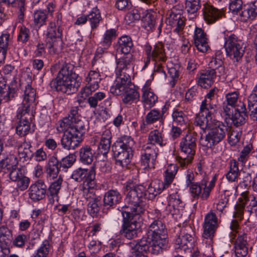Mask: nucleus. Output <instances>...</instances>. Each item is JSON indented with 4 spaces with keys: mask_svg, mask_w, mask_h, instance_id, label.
Instances as JSON below:
<instances>
[{
    "mask_svg": "<svg viewBox=\"0 0 257 257\" xmlns=\"http://www.w3.org/2000/svg\"><path fill=\"white\" fill-rule=\"evenodd\" d=\"M239 202H243L247 205V211L250 213H255L257 215V196L249 193L248 191L243 192L238 199Z\"/></svg>",
    "mask_w": 257,
    "mask_h": 257,
    "instance_id": "nucleus-31",
    "label": "nucleus"
},
{
    "mask_svg": "<svg viewBox=\"0 0 257 257\" xmlns=\"http://www.w3.org/2000/svg\"><path fill=\"white\" fill-rule=\"evenodd\" d=\"M133 46V43L131 38L124 36L120 37L118 40L116 45V50L117 52H119L124 55L131 54L130 52Z\"/></svg>",
    "mask_w": 257,
    "mask_h": 257,
    "instance_id": "nucleus-36",
    "label": "nucleus"
},
{
    "mask_svg": "<svg viewBox=\"0 0 257 257\" xmlns=\"http://www.w3.org/2000/svg\"><path fill=\"white\" fill-rule=\"evenodd\" d=\"M49 247V241L45 240L40 247L37 250V253L33 257H48L50 249Z\"/></svg>",
    "mask_w": 257,
    "mask_h": 257,
    "instance_id": "nucleus-59",
    "label": "nucleus"
},
{
    "mask_svg": "<svg viewBox=\"0 0 257 257\" xmlns=\"http://www.w3.org/2000/svg\"><path fill=\"white\" fill-rule=\"evenodd\" d=\"M173 120L178 125L187 126L188 118L187 115L182 110L175 109L172 113Z\"/></svg>",
    "mask_w": 257,
    "mask_h": 257,
    "instance_id": "nucleus-46",
    "label": "nucleus"
},
{
    "mask_svg": "<svg viewBox=\"0 0 257 257\" xmlns=\"http://www.w3.org/2000/svg\"><path fill=\"white\" fill-rule=\"evenodd\" d=\"M156 144L162 147L165 146L167 144L166 140L164 139V135L158 130L150 132L148 143L146 145L151 147V145L156 146Z\"/></svg>",
    "mask_w": 257,
    "mask_h": 257,
    "instance_id": "nucleus-35",
    "label": "nucleus"
},
{
    "mask_svg": "<svg viewBox=\"0 0 257 257\" xmlns=\"http://www.w3.org/2000/svg\"><path fill=\"white\" fill-rule=\"evenodd\" d=\"M140 98L139 92L136 89L135 86L131 83L124 93L122 101L124 104L131 105L133 103H137L139 101Z\"/></svg>",
    "mask_w": 257,
    "mask_h": 257,
    "instance_id": "nucleus-34",
    "label": "nucleus"
},
{
    "mask_svg": "<svg viewBox=\"0 0 257 257\" xmlns=\"http://www.w3.org/2000/svg\"><path fill=\"white\" fill-rule=\"evenodd\" d=\"M115 143L133 154L135 141L131 137L126 135L121 136Z\"/></svg>",
    "mask_w": 257,
    "mask_h": 257,
    "instance_id": "nucleus-45",
    "label": "nucleus"
},
{
    "mask_svg": "<svg viewBox=\"0 0 257 257\" xmlns=\"http://www.w3.org/2000/svg\"><path fill=\"white\" fill-rule=\"evenodd\" d=\"M216 109V105L213 102H209L208 99H204L201 103L199 112L208 115V117H212Z\"/></svg>",
    "mask_w": 257,
    "mask_h": 257,
    "instance_id": "nucleus-47",
    "label": "nucleus"
},
{
    "mask_svg": "<svg viewBox=\"0 0 257 257\" xmlns=\"http://www.w3.org/2000/svg\"><path fill=\"white\" fill-rule=\"evenodd\" d=\"M101 197H97L96 199L88 201L87 204V211L92 217L97 216L99 211L100 207L99 203L100 202Z\"/></svg>",
    "mask_w": 257,
    "mask_h": 257,
    "instance_id": "nucleus-53",
    "label": "nucleus"
},
{
    "mask_svg": "<svg viewBox=\"0 0 257 257\" xmlns=\"http://www.w3.org/2000/svg\"><path fill=\"white\" fill-rule=\"evenodd\" d=\"M100 75L99 71L90 70L85 77L87 85L81 89L78 95V101L82 102L92 92L99 88V83L101 81Z\"/></svg>",
    "mask_w": 257,
    "mask_h": 257,
    "instance_id": "nucleus-9",
    "label": "nucleus"
},
{
    "mask_svg": "<svg viewBox=\"0 0 257 257\" xmlns=\"http://www.w3.org/2000/svg\"><path fill=\"white\" fill-rule=\"evenodd\" d=\"M117 36L116 31L111 29L106 31L103 35V39L100 42V45L102 49H107L112 44L113 39Z\"/></svg>",
    "mask_w": 257,
    "mask_h": 257,
    "instance_id": "nucleus-41",
    "label": "nucleus"
},
{
    "mask_svg": "<svg viewBox=\"0 0 257 257\" xmlns=\"http://www.w3.org/2000/svg\"><path fill=\"white\" fill-rule=\"evenodd\" d=\"M125 188L128 191L125 198L127 205L123 207L121 211H128L133 214H143L146 210L142 200L145 196V187L141 185H136L132 182H128Z\"/></svg>",
    "mask_w": 257,
    "mask_h": 257,
    "instance_id": "nucleus-2",
    "label": "nucleus"
},
{
    "mask_svg": "<svg viewBox=\"0 0 257 257\" xmlns=\"http://www.w3.org/2000/svg\"><path fill=\"white\" fill-rule=\"evenodd\" d=\"M195 123L204 130L208 129L214 122L212 120V117H208V115L199 112L195 118Z\"/></svg>",
    "mask_w": 257,
    "mask_h": 257,
    "instance_id": "nucleus-44",
    "label": "nucleus"
},
{
    "mask_svg": "<svg viewBox=\"0 0 257 257\" xmlns=\"http://www.w3.org/2000/svg\"><path fill=\"white\" fill-rule=\"evenodd\" d=\"M164 190H165V188L161 186L160 181L152 183L149 185L147 190L145 189L144 198L152 200Z\"/></svg>",
    "mask_w": 257,
    "mask_h": 257,
    "instance_id": "nucleus-39",
    "label": "nucleus"
},
{
    "mask_svg": "<svg viewBox=\"0 0 257 257\" xmlns=\"http://www.w3.org/2000/svg\"><path fill=\"white\" fill-rule=\"evenodd\" d=\"M203 16H222L224 15L223 9H218L207 3L204 5Z\"/></svg>",
    "mask_w": 257,
    "mask_h": 257,
    "instance_id": "nucleus-50",
    "label": "nucleus"
},
{
    "mask_svg": "<svg viewBox=\"0 0 257 257\" xmlns=\"http://www.w3.org/2000/svg\"><path fill=\"white\" fill-rule=\"evenodd\" d=\"M91 172L93 173L94 180H95L96 173L94 167H91L89 170L80 168L74 170L71 175V178L78 182H80L84 180L83 183H85L88 179V177L89 178L90 174Z\"/></svg>",
    "mask_w": 257,
    "mask_h": 257,
    "instance_id": "nucleus-37",
    "label": "nucleus"
},
{
    "mask_svg": "<svg viewBox=\"0 0 257 257\" xmlns=\"http://www.w3.org/2000/svg\"><path fill=\"white\" fill-rule=\"evenodd\" d=\"M17 163L16 157L14 155H10L0 162L1 170H3V171L6 173V170L8 171L16 166Z\"/></svg>",
    "mask_w": 257,
    "mask_h": 257,
    "instance_id": "nucleus-49",
    "label": "nucleus"
},
{
    "mask_svg": "<svg viewBox=\"0 0 257 257\" xmlns=\"http://www.w3.org/2000/svg\"><path fill=\"white\" fill-rule=\"evenodd\" d=\"M72 127L75 133L83 137L86 131L88 128V122L87 120H82L80 118L73 120Z\"/></svg>",
    "mask_w": 257,
    "mask_h": 257,
    "instance_id": "nucleus-42",
    "label": "nucleus"
},
{
    "mask_svg": "<svg viewBox=\"0 0 257 257\" xmlns=\"http://www.w3.org/2000/svg\"><path fill=\"white\" fill-rule=\"evenodd\" d=\"M29 191V196L31 199L39 201L45 197L47 186L43 181L39 180L30 186Z\"/></svg>",
    "mask_w": 257,
    "mask_h": 257,
    "instance_id": "nucleus-25",
    "label": "nucleus"
},
{
    "mask_svg": "<svg viewBox=\"0 0 257 257\" xmlns=\"http://www.w3.org/2000/svg\"><path fill=\"white\" fill-rule=\"evenodd\" d=\"M225 39L224 47L227 55L232 57L236 61H239L244 54L245 44L234 34H231Z\"/></svg>",
    "mask_w": 257,
    "mask_h": 257,
    "instance_id": "nucleus-10",
    "label": "nucleus"
},
{
    "mask_svg": "<svg viewBox=\"0 0 257 257\" xmlns=\"http://www.w3.org/2000/svg\"><path fill=\"white\" fill-rule=\"evenodd\" d=\"M217 76H218L217 72L214 70L209 69L202 70L197 76L198 84L202 88L210 87L214 82Z\"/></svg>",
    "mask_w": 257,
    "mask_h": 257,
    "instance_id": "nucleus-24",
    "label": "nucleus"
},
{
    "mask_svg": "<svg viewBox=\"0 0 257 257\" xmlns=\"http://www.w3.org/2000/svg\"><path fill=\"white\" fill-rule=\"evenodd\" d=\"M31 116L32 114H30V111L19 114L18 109L17 117L20 121L16 127V133L18 135L25 136L31 131L30 120L31 119Z\"/></svg>",
    "mask_w": 257,
    "mask_h": 257,
    "instance_id": "nucleus-21",
    "label": "nucleus"
},
{
    "mask_svg": "<svg viewBox=\"0 0 257 257\" xmlns=\"http://www.w3.org/2000/svg\"><path fill=\"white\" fill-rule=\"evenodd\" d=\"M194 44L199 51L205 53L207 51L209 47L206 35L204 31L199 28H196L193 37Z\"/></svg>",
    "mask_w": 257,
    "mask_h": 257,
    "instance_id": "nucleus-29",
    "label": "nucleus"
},
{
    "mask_svg": "<svg viewBox=\"0 0 257 257\" xmlns=\"http://www.w3.org/2000/svg\"><path fill=\"white\" fill-rule=\"evenodd\" d=\"M62 182V177L60 175L49 186L47 195L51 203H53L55 201H58V193L61 187Z\"/></svg>",
    "mask_w": 257,
    "mask_h": 257,
    "instance_id": "nucleus-33",
    "label": "nucleus"
},
{
    "mask_svg": "<svg viewBox=\"0 0 257 257\" xmlns=\"http://www.w3.org/2000/svg\"><path fill=\"white\" fill-rule=\"evenodd\" d=\"M83 137L70 130L64 132L61 138V145L66 150H75L78 148L83 141Z\"/></svg>",
    "mask_w": 257,
    "mask_h": 257,
    "instance_id": "nucleus-15",
    "label": "nucleus"
},
{
    "mask_svg": "<svg viewBox=\"0 0 257 257\" xmlns=\"http://www.w3.org/2000/svg\"><path fill=\"white\" fill-rule=\"evenodd\" d=\"M30 38V30L25 26H22L20 29L17 40L23 44L26 43Z\"/></svg>",
    "mask_w": 257,
    "mask_h": 257,
    "instance_id": "nucleus-64",
    "label": "nucleus"
},
{
    "mask_svg": "<svg viewBox=\"0 0 257 257\" xmlns=\"http://www.w3.org/2000/svg\"><path fill=\"white\" fill-rule=\"evenodd\" d=\"M216 180V176L215 175L207 186L209 177L205 174L204 178L201 180L200 183H194L188 187L189 188L190 192L194 198H198L200 196L202 200H206L215 186Z\"/></svg>",
    "mask_w": 257,
    "mask_h": 257,
    "instance_id": "nucleus-8",
    "label": "nucleus"
},
{
    "mask_svg": "<svg viewBox=\"0 0 257 257\" xmlns=\"http://www.w3.org/2000/svg\"><path fill=\"white\" fill-rule=\"evenodd\" d=\"M220 221L215 213L211 210L205 216L203 224V236L205 238H212L219 226Z\"/></svg>",
    "mask_w": 257,
    "mask_h": 257,
    "instance_id": "nucleus-16",
    "label": "nucleus"
},
{
    "mask_svg": "<svg viewBox=\"0 0 257 257\" xmlns=\"http://www.w3.org/2000/svg\"><path fill=\"white\" fill-rule=\"evenodd\" d=\"M178 170V167L176 164H170L168 166L165 172L164 182L160 181V184L165 189L168 188L173 182Z\"/></svg>",
    "mask_w": 257,
    "mask_h": 257,
    "instance_id": "nucleus-38",
    "label": "nucleus"
},
{
    "mask_svg": "<svg viewBox=\"0 0 257 257\" xmlns=\"http://www.w3.org/2000/svg\"><path fill=\"white\" fill-rule=\"evenodd\" d=\"M247 118L248 115L245 105L243 102L239 101L232 116V122L235 126H239L245 123Z\"/></svg>",
    "mask_w": 257,
    "mask_h": 257,
    "instance_id": "nucleus-27",
    "label": "nucleus"
},
{
    "mask_svg": "<svg viewBox=\"0 0 257 257\" xmlns=\"http://www.w3.org/2000/svg\"><path fill=\"white\" fill-rule=\"evenodd\" d=\"M105 97L106 95L104 92H98L89 97L87 99V102L91 107L96 108L98 105V101H101Z\"/></svg>",
    "mask_w": 257,
    "mask_h": 257,
    "instance_id": "nucleus-56",
    "label": "nucleus"
},
{
    "mask_svg": "<svg viewBox=\"0 0 257 257\" xmlns=\"http://www.w3.org/2000/svg\"><path fill=\"white\" fill-rule=\"evenodd\" d=\"M158 155V149L156 146L146 145L142 147L141 151V163L145 169L154 168L156 159Z\"/></svg>",
    "mask_w": 257,
    "mask_h": 257,
    "instance_id": "nucleus-12",
    "label": "nucleus"
},
{
    "mask_svg": "<svg viewBox=\"0 0 257 257\" xmlns=\"http://www.w3.org/2000/svg\"><path fill=\"white\" fill-rule=\"evenodd\" d=\"M223 64V62L221 59L213 58L209 64L210 69L217 71L218 76L220 77L225 72V68Z\"/></svg>",
    "mask_w": 257,
    "mask_h": 257,
    "instance_id": "nucleus-52",
    "label": "nucleus"
},
{
    "mask_svg": "<svg viewBox=\"0 0 257 257\" xmlns=\"http://www.w3.org/2000/svg\"><path fill=\"white\" fill-rule=\"evenodd\" d=\"M167 207L172 215L179 214L183 210L184 204L178 192L170 195Z\"/></svg>",
    "mask_w": 257,
    "mask_h": 257,
    "instance_id": "nucleus-28",
    "label": "nucleus"
},
{
    "mask_svg": "<svg viewBox=\"0 0 257 257\" xmlns=\"http://www.w3.org/2000/svg\"><path fill=\"white\" fill-rule=\"evenodd\" d=\"M240 172L238 169V163L235 160L230 161L229 170L226 174V178L229 182H237Z\"/></svg>",
    "mask_w": 257,
    "mask_h": 257,
    "instance_id": "nucleus-40",
    "label": "nucleus"
},
{
    "mask_svg": "<svg viewBox=\"0 0 257 257\" xmlns=\"http://www.w3.org/2000/svg\"><path fill=\"white\" fill-rule=\"evenodd\" d=\"M149 235V234H148L147 236H143L141 239L139 240L135 244L131 243V245H134V246L131 245V246L135 250L134 251L140 253H147L148 252H150L152 254H154V253L152 251V237L150 238Z\"/></svg>",
    "mask_w": 257,
    "mask_h": 257,
    "instance_id": "nucleus-32",
    "label": "nucleus"
},
{
    "mask_svg": "<svg viewBox=\"0 0 257 257\" xmlns=\"http://www.w3.org/2000/svg\"><path fill=\"white\" fill-rule=\"evenodd\" d=\"M133 56L132 54L124 55L116 60V74L131 77L132 71Z\"/></svg>",
    "mask_w": 257,
    "mask_h": 257,
    "instance_id": "nucleus-17",
    "label": "nucleus"
},
{
    "mask_svg": "<svg viewBox=\"0 0 257 257\" xmlns=\"http://www.w3.org/2000/svg\"><path fill=\"white\" fill-rule=\"evenodd\" d=\"M248 239L246 233L240 232L234 242L235 255L237 257H245L248 253Z\"/></svg>",
    "mask_w": 257,
    "mask_h": 257,
    "instance_id": "nucleus-23",
    "label": "nucleus"
},
{
    "mask_svg": "<svg viewBox=\"0 0 257 257\" xmlns=\"http://www.w3.org/2000/svg\"><path fill=\"white\" fill-rule=\"evenodd\" d=\"M145 52L147 55V60L145 62L146 66L150 63L151 58L155 62H165L167 60L164 46L162 43H158L156 44L154 46L153 50L150 45H146L145 47Z\"/></svg>",
    "mask_w": 257,
    "mask_h": 257,
    "instance_id": "nucleus-14",
    "label": "nucleus"
},
{
    "mask_svg": "<svg viewBox=\"0 0 257 257\" xmlns=\"http://www.w3.org/2000/svg\"><path fill=\"white\" fill-rule=\"evenodd\" d=\"M196 138L190 133L183 138L180 143V149L184 156L176 155V161L181 167L184 168L190 164L195 154Z\"/></svg>",
    "mask_w": 257,
    "mask_h": 257,
    "instance_id": "nucleus-5",
    "label": "nucleus"
},
{
    "mask_svg": "<svg viewBox=\"0 0 257 257\" xmlns=\"http://www.w3.org/2000/svg\"><path fill=\"white\" fill-rule=\"evenodd\" d=\"M80 160L85 164H90L93 160V153L89 146H85L79 150Z\"/></svg>",
    "mask_w": 257,
    "mask_h": 257,
    "instance_id": "nucleus-43",
    "label": "nucleus"
},
{
    "mask_svg": "<svg viewBox=\"0 0 257 257\" xmlns=\"http://www.w3.org/2000/svg\"><path fill=\"white\" fill-rule=\"evenodd\" d=\"M72 125L73 119H71L70 118L66 117L58 122V125L57 127V130L59 132H67L70 131V130L73 129Z\"/></svg>",
    "mask_w": 257,
    "mask_h": 257,
    "instance_id": "nucleus-55",
    "label": "nucleus"
},
{
    "mask_svg": "<svg viewBox=\"0 0 257 257\" xmlns=\"http://www.w3.org/2000/svg\"><path fill=\"white\" fill-rule=\"evenodd\" d=\"M31 145L30 142L24 141L19 145L18 148V156L23 161L28 159L31 154Z\"/></svg>",
    "mask_w": 257,
    "mask_h": 257,
    "instance_id": "nucleus-48",
    "label": "nucleus"
},
{
    "mask_svg": "<svg viewBox=\"0 0 257 257\" xmlns=\"http://www.w3.org/2000/svg\"><path fill=\"white\" fill-rule=\"evenodd\" d=\"M61 25V17H57L49 23L47 29L46 45L50 49V52L55 53L61 47L62 44Z\"/></svg>",
    "mask_w": 257,
    "mask_h": 257,
    "instance_id": "nucleus-7",
    "label": "nucleus"
},
{
    "mask_svg": "<svg viewBox=\"0 0 257 257\" xmlns=\"http://www.w3.org/2000/svg\"><path fill=\"white\" fill-rule=\"evenodd\" d=\"M180 67L178 65H174V66L168 67V73L172 78L171 82L174 86L176 82L179 79L180 73Z\"/></svg>",
    "mask_w": 257,
    "mask_h": 257,
    "instance_id": "nucleus-63",
    "label": "nucleus"
},
{
    "mask_svg": "<svg viewBox=\"0 0 257 257\" xmlns=\"http://www.w3.org/2000/svg\"><path fill=\"white\" fill-rule=\"evenodd\" d=\"M160 120H162V114L159 110L153 109L146 115L144 124H152Z\"/></svg>",
    "mask_w": 257,
    "mask_h": 257,
    "instance_id": "nucleus-51",
    "label": "nucleus"
},
{
    "mask_svg": "<svg viewBox=\"0 0 257 257\" xmlns=\"http://www.w3.org/2000/svg\"><path fill=\"white\" fill-rule=\"evenodd\" d=\"M165 63L155 62L153 75L158 78H165L166 73L165 71Z\"/></svg>",
    "mask_w": 257,
    "mask_h": 257,
    "instance_id": "nucleus-58",
    "label": "nucleus"
},
{
    "mask_svg": "<svg viewBox=\"0 0 257 257\" xmlns=\"http://www.w3.org/2000/svg\"><path fill=\"white\" fill-rule=\"evenodd\" d=\"M45 172L48 179L54 180L59 177L60 171L59 161L54 156L50 157L45 167Z\"/></svg>",
    "mask_w": 257,
    "mask_h": 257,
    "instance_id": "nucleus-26",
    "label": "nucleus"
},
{
    "mask_svg": "<svg viewBox=\"0 0 257 257\" xmlns=\"http://www.w3.org/2000/svg\"><path fill=\"white\" fill-rule=\"evenodd\" d=\"M242 0H229V10L233 15H237L242 9Z\"/></svg>",
    "mask_w": 257,
    "mask_h": 257,
    "instance_id": "nucleus-61",
    "label": "nucleus"
},
{
    "mask_svg": "<svg viewBox=\"0 0 257 257\" xmlns=\"http://www.w3.org/2000/svg\"><path fill=\"white\" fill-rule=\"evenodd\" d=\"M186 9L190 14H194L200 9L199 0H185Z\"/></svg>",
    "mask_w": 257,
    "mask_h": 257,
    "instance_id": "nucleus-57",
    "label": "nucleus"
},
{
    "mask_svg": "<svg viewBox=\"0 0 257 257\" xmlns=\"http://www.w3.org/2000/svg\"><path fill=\"white\" fill-rule=\"evenodd\" d=\"M36 90L31 85L28 84L25 87L24 98L21 105L18 108L19 114H23L30 111L31 108H33L38 103L36 102Z\"/></svg>",
    "mask_w": 257,
    "mask_h": 257,
    "instance_id": "nucleus-13",
    "label": "nucleus"
},
{
    "mask_svg": "<svg viewBox=\"0 0 257 257\" xmlns=\"http://www.w3.org/2000/svg\"><path fill=\"white\" fill-rule=\"evenodd\" d=\"M8 171H9L10 179L14 182H16L24 175L23 170L17 166L8 170Z\"/></svg>",
    "mask_w": 257,
    "mask_h": 257,
    "instance_id": "nucleus-62",
    "label": "nucleus"
},
{
    "mask_svg": "<svg viewBox=\"0 0 257 257\" xmlns=\"http://www.w3.org/2000/svg\"><path fill=\"white\" fill-rule=\"evenodd\" d=\"M121 195L117 190H108L103 196V206L106 208H113L121 202Z\"/></svg>",
    "mask_w": 257,
    "mask_h": 257,
    "instance_id": "nucleus-30",
    "label": "nucleus"
},
{
    "mask_svg": "<svg viewBox=\"0 0 257 257\" xmlns=\"http://www.w3.org/2000/svg\"><path fill=\"white\" fill-rule=\"evenodd\" d=\"M97 186L96 179L94 180L93 173H90L89 178L83 183L81 191L82 195L87 201L94 200L97 197H100L96 194V188Z\"/></svg>",
    "mask_w": 257,
    "mask_h": 257,
    "instance_id": "nucleus-20",
    "label": "nucleus"
},
{
    "mask_svg": "<svg viewBox=\"0 0 257 257\" xmlns=\"http://www.w3.org/2000/svg\"><path fill=\"white\" fill-rule=\"evenodd\" d=\"M208 130V133L202 136L200 139V144L207 148H211L221 142L225 137L227 127L221 122H214Z\"/></svg>",
    "mask_w": 257,
    "mask_h": 257,
    "instance_id": "nucleus-6",
    "label": "nucleus"
},
{
    "mask_svg": "<svg viewBox=\"0 0 257 257\" xmlns=\"http://www.w3.org/2000/svg\"><path fill=\"white\" fill-rule=\"evenodd\" d=\"M152 219V221L149 226L148 234L152 236V251L154 254H158L167 247V229L160 217L157 216Z\"/></svg>",
    "mask_w": 257,
    "mask_h": 257,
    "instance_id": "nucleus-3",
    "label": "nucleus"
},
{
    "mask_svg": "<svg viewBox=\"0 0 257 257\" xmlns=\"http://www.w3.org/2000/svg\"><path fill=\"white\" fill-rule=\"evenodd\" d=\"M116 164L122 167L126 166L130 162L133 154L115 143L112 147Z\"/></svg>",
    "mask_w": 257,
    "mask_h": 257,
    "instance_id": "nucleus-19",
    "label": "nucleus"
},
{
    "mask_svg": "<svg viewBox=\"0 0 257 257\" xmlns=\"http://www.w3.org/2000/svg\"><path fill=\"white\" fill-rule=\"evenodd\" d=\"M117 77L113 85L110 87V92L115 95L124 94L127 88L131 84V77L127 76L116 75Z\"/></svg>",
    "mask_w": 257,
    "mask_h": 257,
    "instance_id": "nucleus-22",
    "label": "nucleus"
},
{
    "mask_svg": "<svg viewBox=\"0 0 257 257\" xmlns=\"http://www.w3.org/2000/svg\"><path fill=\"white\" fill-rule=\"evenodd\" d=\"M121 211L123 219L120 234L127 239L137 237L141 226V215L133 214L128 211Z\"/></svg>",
    "mask_w": 257,
    "mask_h": 257,
    "instance_id": "nucleus-4",
    "label": "nucleus"
},
{
    "mask_svg": "<svg viewBox=\"0 0 257 257\" xmlns=\"http://www.w3.org/2000/svg\"><path fill=\"white\" fill-rule=\"evenodd\" d=\"M28 241L26 235L24 234H18L15 236L12 241V245L16 247L23 248Z\"/></svg>",
    "mask_w": 257,
    "mask_h": 257,
    "instance_id": "nucleus-60",
    "label": "nucleus"
},
{
    "mask_svg": "<svg viewBox=\"0 0 257 257\" xmlns=\"http://www.w3.org/2000/svg\"><path fill=\"white\" fill-rule=\"evenodd\" d=\"M74 66L70 63L63 64L57 77L51 81V87L68 94L76 91L80 86V80L74 71Z\"/></svg>",
    "mask_w": 257,
    "mask_h": 257,
    "instance_id": "nucleus-1",
    "label": "nucleus"
},
{
    "mask_svg": "<svg viewBox=\"0 0 257 257\" xmlns=\"http://www.w3.org/2000/svg\"><path fill=\"white\" fill-rule=\"evenodd\" d=\"M151 82L147 81L142 88V101L145 109L153 107L158 101V96L150 87Z\"/></svg>",
    "mask_w": 257,
    "mask_h": 257,
    "instance_id": "nucleus-18",
    "label": "nucleus"
},
{
    "mask_svg": "<svg viewBox=\"0 0 257 257\" xmlns=\"http://www.w3.org/2000/svg\"><path fill=\"white\" fill-rule=\"evenodd\" d=\"M195 243L194 237L188 233L187 230L182 229L175 240L174 248L178 253L186 252L193 248Z\"/></svg>",
    "mask_w": 257,
    "mask_h": 257,
    "instance_id": "nucleus-11",
    "label": "nucleus"
},
{
    "mask_svg": "<svg viewBox=\"0 0 257 257\" xmlns=\"http://www.w3.org/2000/svg\"><path fill=\"white\" fill-rule=\"evenodd\" d=\"M240 16H257V1L249 4L244 5L243 11L240 14Z\"/></svg>",
    "mask_w": 257,
    "mask_h": 257,
    "instance_id": "nucleus-54",
    "label": "nucleus"
}]
</instances>
